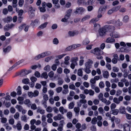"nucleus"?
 <instances>
[{
	"mask_svg": "<svg viewBox=\"0 0 131 131\" xmlns=\"http://www.w3.org/2000/svg\"><path fill=\"white\" fill-rule=\"evenodd\" d=\"M82 68L78 69V74L79 76H82Z\"/></svg>",
	"mask_w": 131,
	"mask_h": 131,
	"instance_id": "41",
	"label": "nucleus"
},
{
	"mask_svg": "<svg viewBox=\"0 0 131 131\" xmlns=\"http://www.w3.org/2000/svg\"><path fill=\"white\" fill-rule=\"evenodd\" d=\"M79 32L78 31L75 30L74 31H69L68 34L71 36H73L75 35L78 34Z\"/></svg>",
	"mask_w": 131,
	"mask_h": 131,
	"instance_id": "12",
	"label": "nucleus"
},
{
	"mask_svg": "<svg viewBox=\"0 0 131 131\" xmlns=\"http://www.w3.org/2000/svg\"><path fill=\"white\" fill-rule=\"evenodd\" d=\"M115 25L116 26H120L122 25V23L119 20H118L115 22Z\"/></svg>",
	"mask_w": 131,
	"mask_h": 131,
	"instance_id": "33",
	"label": "nucleus"
},
{
	"mask_svg": "<svg viewBox=\"0 0 131 131\" xmlns=\"http://www.w3.org/2000/svg\"><path fill=\"white\" fill-rule=\"evenodd\" d=\"M66 54H62L61 55H59L58 56H56V59H57L58 60H59L61 59L62 58L64 57L66 55Z\"/></svg>",
	"mask_w": 131,
	"mask_h": 131,
	"instance_id": "32",
	"label": "nucleus"
},
{
	"mask_svg": "<svg viewBox=\"0 0 131 131\" xmlns=\"http://www.w3.org/2000/svg\"><path fill=\"white\" fill-rule=\"evenodd\" d=\"M14 26V25L13 24L7 25L4 27V29L5 30H8Z\"/></svg>",
	"mask_w": 131,
	"mask_h": 131,
	"instance_id": "15",
	"label": "nucleus"
},
{
	"mask_svg": "<svg viewBox=\"0 0 131 131\" xmlns=\"http://www.w3.org/2000/svg\"><path fill=\"white\" fill-rule=\"evenodd\" d=\"M27 118L25 115L22 116L21 117V120L25 122H26L27 121Z\"/></svg>",
	"mask_w": 131,
	"mask_h": 131,
	"instance_id": "48",
	"label": "nucleus"
},
{
	"mask_svg": "<svg viewBox=\"0 0 131 131\" xmlns=\"http://www.w3.org/2000/svg\"><path fill=\"white\" fill-rule=\"evenodd\" d=\"M17 94L18 95H20L22 93L21 91V88L20 86H19L17 89Z\"/></svg>",
	"mask_w": 131,
	"mask_h": 131,
	"instance_id": "25",
	"label": "nucleus"
},
{
	"mask_svg": "<svg viewBox=\"0 0 131 131\" xmlns=\"http://www.w3.org/2000/svg\"><path fill=\"white\" fill-rule=\"evenodd\" d=\"M78 58L77 57H73L71 59V62L72 63H75L77 64V62L78 61Z\"/></svg>",
	"mask_w": 131,
	"mask_h": 131,
	"instance_id": "24",
	"label": "nucleus"
},
{
	"mask_svg": "<svg viewBox=\"0 0 131 131\" xmlns=\"http://www.w3.org/2000/svg\"><path fill=\"white\" fill-rule=\"evenodd\" d=\"M47 24V23H45L44 24H42L40 26V28L42 29H43L44 28H45Z\"/></svg>",
	"mask_w": 131,
	"mask_h": 131,
	"instance_id": "57",
	"label": "nucleus"
},
{
	"mask_svg": "<svg viewBox=\"0 0 131 131\" xmlns=\"http://www.w3.org/2000/svg\"><path fill=\"white\" fill-rule=\"evenodd\" d=\"M11 49V47L10 46H8L6 48L3 49V52L5 53L9 52Z\"/></svg>",
	"mask_w": 131,
	"mask_h": 131,
	"instance_id": "23",
	"label": "nucleus"
},
{
	"mask_svg": "<svg viewBox=\"0 0 131 131\" xmlns=\"http://www.w3.org/2000/svg\"><path fill=\"white\" fill-rule=\"evenodd\" d=\"M12 20V18L11 17L8 16L4 19V21L6 22H9Z\"/></svg>",
	"mask_w": 131,
	"mask_h": 131,
	"instance_id": "26",
	"label": "nucleus"
},
{
	"mask_svg": "<svg viewBox=\"0 0 131 131\" xmlns=\"http://www.w3.org/2000/svg\"><path fill=\"white\" fill-rule=\"evenodd\" d=\"M53 43L54 44L57 45L59 43V40L57 38H55L53 40Z\"/></svg>",
	"mask_w": 131,
	"mask_h": 131,
	"instance_id": "45",
	"label": "nucleus"
},
{
	"mask_svg": "<svg viewBox=\"0 0 131 131\" xmlns=\"http://www.w3.org/2000/svg\"><path fill=\"white\" fill-rule=\"evenodd\" d=\"M125 110V107L124 106H121L119 108L120 112L122 114H125L126 113Z\"/></svg>",
	"mask_w": 131,
	"mask_h": 131,
	"instance_id": "19",
	"label": "nucleus"
},
{
	"mask_svg": "<svg viewBox=\"0 0 131 131\" xmlns=\"http://www.w3.org/2000/svg\"><path fill=\"white\" fill-rule=\"evenodd\" d=\"M129 18L128 16L127 15L123 17V21L125 23H126L128 21Z\"/></svg>",
	"mask_w": 131,
	"mask_h": 131,
	"instance_id": "31",
	"label": "nucleus"
},
{
	"mask_svg": "<svg viewBox=\"0 0 131 131\" xmlns=\"http://www.w3.org/2000/svg\"><path fill=\"white\" fill-rule=\"evenodd\" d=\"M7 121V119L6 118L3 117L1 119V122L2 123H5Z\"/></svg>",
	"mask_w": 131,
	"mask_h": 131,
	"instance_id": "59",
	"label": "nucleus"
},
{
	"mask_svg": "<svg viewBox=\"0 0 131 131\" xmlns=\"http://www.w3.org/2000/svg\"><path fill=\"white\" fill-rule=\"evenodd\" d=\"M97 15V17L95 19H92L90 22L91 23H94V21H96L99 20V18L101 17H102V15L101 13H98Z\"/></svg>",
	"mask_w": 131,
	"mask_h": 131,
	"instance_id": "11",
	"label": "nucleus"
},
{
	"mask_svg": "<svg viewBox=\"0 0 131 131\" xmlns=\"http://www.w3.org/2000/svg\"><path fill=\"white\" fill-rule=\"evenodd\" d=\"M53 58L54 56H51L50 57H48L45 59V62H48L51 60L53 59Z\"/></svg>",
	"mask_w": 131,
	"mask_h": 131,
	"instance_id": "29",
	"label": "nucleus"
},
{
	"mask_svg": "<svg viewBox=\"0 0 131 131\" xmlns=\"http://www.w3.org/2000/svg\"><path fill=\"white\" fill-rule=\"evenodd\" d=\"M98 110L100 113L102 114L104 113L103 108L102 107H99L98 109Z\"/></svg>",
	"mask_w": 131,
	"mask_h": 131,
	"instance_id": "42",
	"label": "nucleus"
},
{
	"mask_svg": "<svg viewBox=\"0 0 131 131\" xmlns=\"http://www.w3.org/2000/svg\"><path fill=\"white\" fill-rule=\"evenodd\" d=\"M115 29V27L113 26L106 25L99 29V33L100 36H103L106 34V32L114 31Z\"/></svg>",
	"mask_w": 131,
	"mask_h": 131,
	"instance_id": "1",
	"label": "nucleus"
},
{
	"mask_svg": "<svg viewBox=\"0 0 131 131\" xmlns=\"http://www.w3.org/2000/svg\"><path fill=\"white\" fill-rule=\"evenodd\" d=\"M91 52L97 55H100L103 53V51L99 48H96L94 49L91 50Z\"/></svg>",
	"mask_w": 131,
	"mask_h": 131,
	"instance_id": "3",
	"label": "nucleus"
},
{
	"mask_svg": "<svg viewBox=\"0 0 131 131\" xmlns=\"http://www.w3.org/2000/svg\"><path fill=\"white\" fill-rule=\"evenodd\" d=\"M51 54V52L50 51H46L37 56L35 57L34 59L36 60H38L40 58H44L46 56L50 55Z\"/></svg>",
	"mask_w": 131,
	"mask_h": 131,
	"instance_id": "2",
	"label": "nucleus"
},
{
	"mask_svg": "<svg viewBox=\"0 0 131 131\" xmlns=\"http://www.w3.org/2000/svg\"><path fill=\"white\" fill-rule=\"evenodd\" d=\"M90 42V41L88 39L86 38L85 39L83 42V44L84 45H86L88 44Z\"/></svg>",
	"mask_w": 131,
	"mask_h": 131,
	"instance_id": "39",
	"label": "nucleus"
},
{
	"mask_svg": "<svg viewBox=\"0 0 131 131\" xmlns=\"http://www.w3.org/2000/svg\"><path fill=\"white\" fill-rule=\"evenodd\" d=\"M101 101L106 105H109L111 103V102L110 101L107 100L105 98H103L102 99Z\"/></svg>",
	"mask_w": 131,
	"mask_h": 131,
	"instance_id": "16",
	"label": "nucleus"
},
{
	"mask_svg": "<svg viewBox=\"0 0 131 131\" xmlns=\"http://www.w3.org/2000/svg\"><path fill=\"white\" fill-rule=\"evenodd\" d=\"M25 61V60L24 59L21 60L17 62H16L15 64L13 65L12 67L10 68L8 70L9 71L12 70L14 68L16 67L17 66L20 64L21 63L24 62Z\"/></svg>",
	"mask_w": 131,
	"mask_h": 131,
	"instance_id": "6",
	"label": "nucleus"
},
{
	"mask_svg": "<svg viewBox=\"0 0 131 131\" xmlns=\"http://www.w3.org/2000/svg\"><path fill=\"white\" fill-rule=\"evenodd\" d=\"M24 103L25 105H27L29 107H30L31 105L30 101L28 99H26L24 101Z\"/></svg>",
	"mask_w": 131,
	"mask_h": 131,
	"instance_id": "20",
	"label": "nucleus"
},
{
	"mask_svg": "<svg viewBox=\"0 0 131 131\" xmlns=\"http://www.w3.org/2000/svg\"><path fill=\"white\" fill-rule=\"evenodd\" d=\"M74 106V104L73 102H72L70 103L69 105V109L73 108Z\"/></svg>",
	"mask_w": 131,
	"mask_h": 131,
	"instance_id": "61",
	"label": "nucleus"
},
{
	"mask_svg": "<svg viewBox=\"0 0 131 131\" xmlns=\"http://www.w3.org/2000/svg\"><path fill=\"white\" fill-rule=\"evenodd\" d=\"M15 107L19 112L21 111L22 109H23L22 107V106L18 105H16Z\"/></svg>",
	"mask_w": 131,
	"mask_h": 131,
	"instance_id": "37",
	"label": "nucleus"
},
{
	"mask_svg": "<svg viewBox=\"0 0 131 131\" xmlns=\"http://www.w3.org/2000/svg\"><path fill=\"white\" fill-rule=\"evenodd\" d=\"M15 127L17 128V129L18 130H21L22 129V126L21 122L20 121H18L16 126H13V127L14 128H15Z\"/></svg>",
	"mask_w": 131,
	"mask_h": 131,
	"instance_id": "9",
	"label": "nucleus"
},
{
	"mask_svg": "<svg viewBox=\"0 0 131 131\" xmlns=\"http://www.w3.org/2000/svg\"><path fill=\"white\" fill-rule=\"evenodd\" d=\"M29 80L28 79H23L22 80V82L23 83L25 84H27L29 82Z\"/></svg>",
	"mask_w": 131,
	"mask_h": 131,
	"instance_id": "47",
	"label": "nucleus"
},
{
	"mask_svg": "<svg viewBox=\"0 0 131 131\" xmlns=\"http://www.w3.org/2000/svg\"><path fill=\"white\" fill-rule=\"evenodd\" d=\"M62 90V88L61 87H58L56 89V91L58 93H60Z\"/></svg>",
	"mask_w": 131,
	"mask_h": 131,
	"instance_id": "64",
	"label": "nucleus"
},
{
	"mask_svg": "<svg viewBox=\"0 0 131 131\" xmlns=\"http://www.w3.org/2000/svg\"><path fill=\"white\" fill-rule=\"evenodd\" d=\"M63 118L64 117L62 115L60 114H58L57 115L54 116L53 118V119L55 121L60 120L61 119Z\"/></svg>",
	"mask_w": 131,
	"mask_h": 131,
	"instance_id": "8",
	"label": "nucleus"
},
{
	"mask_svg": "<svg viewBox=\"0 0 131 131\" xmlns=\"http://www.w3.org/2000/svg\"><path fill=\"white\" fill-rule=\"evenodd\" d=\"M14 120L13 118L10 119L8 121L9 123L11 125H13L14 123Z\"/></svg>",
	"mask_w": 131,
	"mask_h": 131,
	"instance_id": "63",
	"label": "nucleus"
},
{
	"mask_svg": "<svg viewBox=\"0 0 131 131\" xmlns=\"http://www.w3.org/2000/svg\"><path fill=\"white\" fill-rule=\"evenodd\" d=\"M5 99L7 101H9L10 99V97L9 95H7L5 97H3L1 99V101H2L3 100H4V101L3 102V104H5V100H4Z\"/></svg>",
	"mask_w": 131,
	"mask_h": 131,
	"instance_id": "14",
	"label": "nucleus"
},
{
	"mask_svg": "<svg viewBox=\"0 0 131 131\" xmlns=\"http://www.w3.org/2000/svg\"><path fill=\"white\" fill-rule=\"evenodd\" d=\"M113 31L109 32H111L110 34L111 36L114 38H119L121 36L118 32L115 31L113 32Z\"/></svg>",
	"mask_w": 131,
	"mask_h": 131,
	"instance_id": "4",
	"label": "nucleus"
},
{
	"mask_svg": "<svg viewBox=\"0 0 131 131\" xmlns=\"http://www.w3.org/2000/svg\"><path fill=\"white\" fill-rule=\"evenodd\" d=\"M90 18V16L89 15H86L82 18L81 21L82 22H84L85 20L88 19Z\"/></svg>",
	"mask_w": 131,
	"mask_h": 131,
	"instance_id": "28",
	"label": "nucleus"
},
{
	"mask_svg": "<svg viewBox=\"0 0 131 131\" xmlns=\"http://www.w3.org/2000/svg\"><path fill=\"white\" fill-rule=\"evenodd\" d=\"M77 3L79 5L82 4H83L84 5H85L86 4V2L84 0H78Z\"/></svg>",
	"mask_w": 131,
	"mask_h": 131,
	"instance_id": "40",
	"label": "nucleus"
},
{
	"mask_svg": "<svg viewBox=\"0 0 131 131\" xmlns=\"http://www.w3.org/2000/svg\"><path fill=\"white\" fill-rule=\"evenodd\" d=\"M119 69L116 67H114L113 68V71L115 72H117L119 71Z\"/></svg>",
	"mask_w": 131,
	"mask_h": 131,
	"instance_id": "56",
	"label": "nucleus"
},
{
	"mask_svg": "<svg viewBox=\"0 0 131 131\" xmlns=\"http://www.w3.org/2000/svg\"><path fill=\"white\" fill-rule=\"evenodd\" d=\"M27 94L28 96L32 98L34 96L33 93L32 92H28Z\"/></svg>",
	"mask_w": 131,
	"mask_h": 131,
	"instance_id": "60",
	"label": "nucleus"
},
{
	"mask_svg": "<svg viewBox=\"0 0 131 131\" xmlns=\"http://www.w3.org/2000/svg\"><path fill=\"white\" fill-rule=\"evenodd\" d=\"M121 7L120 6H118L116 7L113 8V9L114 10V12H116L120 9Z\"/></svg>",
	"mask_w": 131,
	"mask_h": 131,
	"instance_id": "62",
	"label": "nucleus"
},
{
	"mask_svg": "<svg viewBox=\"0 0 131 131\" xmlns=\"http://www.w3.org/2000/svg\"><path fill=\"white\" fill-rule=\"evenodd\" d=\"M121 81L125 83V85L126 86H128L129 84V82L125 79H123L121 80Z\"/></svg>",
	"mask_w": 131,
	"mask_h": 131,
	"instance_id": "35",
	"label": "nucleus"
},
{
	"mask_svg": "<svg viewBox=\"0 0 131 131\" xmlns=\"http://www.w3.org/2000/svg\"><path fill=\"white\" fill-rule=\"evenodd\" d=\"M4 126L6 127V129L8 130H10L12 129V127L8 125L7 124H5L4 125Z\"/></svg>",
	"mask_w": 131,
	"mask_h": 131,
	"instance_id": "58",
	"label": "nucleus"
},
{
	"mask_svg": "<svg viewBox=\"0 0 131 131\" xmlns=\"http://www.w3.org/2000/svg\"><path fill=\"white\" fill-rule=\"evenodd\" d=\"M41 78H45L47 79L48 77V75L47 73L46 72H44L42 73L40 76Z\"/></svg>",
	"mask_w": 131,
	"mask_h": 131,
	"instance_id": "21",
	"label": "nucleus"
},
{
	"mask_svg": "<svg viewBox=\"0 0 131 131\" xmlns=\"http://www.w3.org/2000/svg\"><path fill=\"white\" fill-rule=\"evenodd\" d=\"M130 128L129 125L128 124H125L124 126V131H130Z\"/></svg>",
	"mask_w": 131,
	"mask_h": 131,
	"instance_id": "13",
	"label": "nucleus"
},
{
	"mask_svg": "<svg viewBox=\"0 0 131 131\" xmlns=\"http://www.w3.org/2000/svg\"><path fill=\"white\" fill-rule=\"evenodd\" d=\"M59 111L62 114H64V112H67V110L64 109L63 107L62 106H61L59 107Z\"/></svg>",
	"mask_w": 131,
	"mask_h": 131,
	"instance_id": "27",
	"label": "nucleus"
},
{
	"mask_svg": "<svg viewBox=\"0 0 131 131\" xmlns=\"http://www.w3.org/2000/svg\"><path fill=\"white\" fill-rule=\"evenodd\" d=\"M116 106V105L114 103H113L111 104L110 108L112 111L115 109Z\"/></svg>",
	"mask_w": 131,
	"mask_h": 131,
	"instance_id": "49",
	"label": "nucleus"
},
{
	"mask_svg": "<svg viewBox=\"0 0 131 131\" xmlns=\"http://www.w3.org/2000/svg\"><path fill=\"white\" fill-rule=\"evenodd\" d=\"M74 110L76 113L77 114L80 111V108L78 107H75L74 108Z\"/></svg>",
	"mask_w": 131,
	"mask_h": 131,
	"instance_id": "50",
	"label": "nucleus"
},
{
	"mask_svg": "<svg viewBox=\"0 0 131 131\" xmlns=\"http://www.w3.org/2000/svg\"><path fill=\"white\" fill-rule=\"evenodd\" d=\"M112 111V114L114 115H117L119 112V111L118 109H114Z\"/></svg>",
	"mask_w": 131,
	"mask_h": 131,
	"instance_id": "46",
	"label": "nucleus"
},
{
	"mask_svg": "<svg viewBox=\"0 0 131 131\" xmlns=\"http://www.w3.org/2000/svg\"><path fill=\"white\" fill-rule=\"evenodd\" d=\"M103 75L104 78H107L109 76V72L107 71H104L103 72Z\"/></svg>",
	"mask_w": 131,
	"mask_h": 131,
	"instance_id": "18",
	"label": "nucleus"
},
{
	"mask_svg": "<svg viewBox=\"0 0 131 131\" xmlns=\"http://www.w3.org/2000/svg\"><path fill=\"white\" fill-rule=\"evenodd\" d=\"M97 121V118L95 117H94L92 119L91 121V123L92 124H96Z\"/></svg>",
	"mask_w": 131,
	"mask_h": 131,
	"instance_id": "43",
	"label": "nucleus"
},
{
	"mask_svg": "<svg viewBox=\"0 0 131 131\" xmlns=\"http://www.w3.org/2000/svg\"><path fill=\"white\" fill-rule=\"evenodd\" d=\"M93 63V61L89 59L85 63V67H87L91 68L92 67V65Z\"/></svg>",
	"mask_w": 131,
	"mask_h": 131,
	"instance_id": "7",
	"label": "nucleus"
},
{
	"mask_svg": "<svg viewBox=\"0 0 131 131\" xmlns=\"http://www.w3.org/2000/svg\"><path fill=\"white\" fill-rule=\"evenodd\" d=\"M33 93L34 94V97H36L39 94V92L37 90H35L34 91Z\"/></svg>",
	"mask_w": 131,
	"mask_h": 131,
	"instance_id": "55",
	"label": "nucleus"
},
{
	"mask_svg": "<svg viewBox=\"0 0 131 131\" xmlns=\"http://www.w3.org/2000/svg\"><path fill=\"white\" fill-rule=\"evenodd\" d=\"M84 57L82 56H80L79 62V65L80 66H82L83 64L84 61Z\"/></svg>",
	"mask_w": 131,
	"mask_h": 131,
	"instance_id": "17",
	"label": "nucleus"
},
{
	"mask_svg": "<svg viewBox=\"0 0 131 131\" xmlns=\"http://www.w3.org/2000/svg\"><path fill=\"white\" fill-rule=\"evenodd\" d=\"M94 2V0H88L86 4L92 5Z\"/></svg>",
	"mask_w": 131,
	"mask_h": 131,
	"instance_id": "52",
	"label": "nucleus"
},
{
	"mask_svg": "<svg viewBox=\"0 0 131 131\" xmlns=\"http://www.w3.org/2000/svg\"><path fill=\"white\" fill-rule=\"evenodd\" d=\"M46 110L47 112L50 113L52 111L53 109L51 107L49 106L46 108Z\"/></svg>",
	"mask_w": 131,
	"mask_h": 131,
	"instance_id": "44",
	"label": "nucleus"
},
{
	"mask_svg": "<svg viewBox=\"0 0 131 131\" xmlns=\"http://www.w3.org/2000/svg\"><path fill=\"white\" fill-rule=\"evenodd\" d=\"M50 67L48 65H47L43 69L44 70L47 72L49 71L50 70Z\"/></svg>",
	"mask_w": 131,
	"mask_h": 131,
	"instance_id": "38",
	"label": "nucleus"
},
{
	"mask_svg": "<svg viewBox=\"0 0 131 131\" xmlns=\"http://www.w3.org/2000/svg\"><path fill=\"white\" fill-rule=\"evenodd\" d=\"M106 8V7H105V8H104L103 7H100L98 11V13H101L104 10L105 11Z\"/></svg>",
	"mask_w": 131,
	"mask_h": 131,
	"instance_id": "34",
	"label": "nucleus"
},
{
	"mask_svg": "<svg viewBox=\"0 0 131 131\" xmlns=\"http://www.w3.org/2000/svg\"><path fill=\"white\" fill-rule=\"evenodd\" d=\"M85 11V9L84 8L82 7H80L79 8H77L74 12L76 14L79 13L80 14H82Z\"/></svg>",
	"mask_w": 131,
	"mask_h": 131,
	"instance_id": "5",
	"label": "nucleus"
},
{
	"mask_svg": "<svg viewBox=\"0 0 131 131\" xmlns=\"http://www.w3.org/2000/svg\"><path fill=\"white\" fill-rule=\"evenodd\" d=\"M25 28L24 30L25 32H27L29 28V26H26L25 25H23L19 27V28L21 29V27Z\"/></svg>",
	"mask_w": 131,
	"mask_h": 131,
	"instance_id": "30",
	"label": "nucleus"
},
{
	"mask_svg": "<svg viewBox=\"0 0 131 131\" xmlns=\"http://www.w3.org/2000/svg\"><path fill=\"white\" fill-rule=\"evenodd\" d=\"M90 68L87 67H85L84 70L85 72L87 73H90L91 72V70H90Z\"/></svg>",
	"mask_w": 131,
	"mask_h": 131,
	"instance_id": "36",
	"label": "nucleus"
},
{
	"mask_svg": "<svg viewBox=\"0 0 131 131\" xmlns=\"http://www.w3.org/2000/svg\"><path fill=\"white\" fill-rule=\"evenodd\" d=\"M106 41L107 43H112L115 42V40L114 39L109 37L107 39Z\"/></svg>",
	"mask_w": 131,
	"mask_h": 131,
	"instance_id": "10",
	"label": "nucleus"
},
{
	"mask_svg": "<svg viewBox=\"0 0 131 131\" xmlns=\"http://www.w3.org/2000/svg\"><path fill=\"white\" fill-rule=\"evenodd\" d=\"M37 111L38 113H39L40 114H44L45 113V110L40 107L38 108L37 109Z\"/></svg>",
	"mask_w": 131,
	"mask_h": 131,
	"instance_id": "22",
	"label": "nucleus"
},
{
	"mask_svg": "<svg viewBox=\"0 0 131 131\" xmlns=\"http://www.w3.org/2000/svg\"><path fill=\"white\" fill-rule=\"evenodd\" d=\"M113 102L117 104H119L120 103L119 101L116 97H114L113 99Z\"/></svg>",
	"mask_w": 131,
	"mask_h": 131,
	"instance_id": "51",
	"label": "nucleus"
},
{
	"mask_svg": "<svg viewBox=\"0 0 131 131\" xmlns=\"http://www.w3.org/2000/svg\"><path fill=\"white\" fill-rule=\"evenodd\" d=\"M72 12V10L71 9H69L67 12V14L66 15H67V17L69 18L70 17L71 14Z\"/></svg>",
	"mask_w": 131,
	"mask_h": 131,
	"instance_id": "54",
	"label": "nucleus"
},
{
	"mask_svg": "<svg viewBox=\"0 0 131 131\" xmlns=\"http://www.w3.org/2000/svg\"><path fill=\"white\" fill-rule=\"evenodd\" d=\"M81 45L80 44H77L75 45H73L72 46V49H73L75 48H77V47H79L81 46Z\"/></svg>",
	"mask_w": 131,
	"mask_h": 131,
	"instance_id": "53",
	"label": "nucleus"
}]
</instances>
